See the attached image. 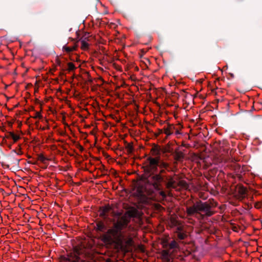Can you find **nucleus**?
I'll return each mask as SVG.
<instances>
[{"instance_id": "17", "label": "nucleus", "mask_w": 262, "mask_h": 262, "mask_svg": "<svg viewBox=\"0 0 262 262\" xmlns=\"http://www.w3.org/2000/svg\"><path fill=\"white\" fill-rule=\"evenodd\" d=\"M184 158V154L182 152H178L176 155V159L178 161L181 160Z\"/></svg>"}, {"instance_id": "10", "label": "nucleus", "mask_w": 262, "mask_h": 262, "mask_svg": "<svg viewBox=\"0 0 262 262\" xmlns=\"http://www.w3.org/2000/svg\"><path fill=\"white\" fill-rule=\"evenodd\" d=\"M87 37H83L80 39L81 48L83 50H86L89 49V44L86 40Z\"/></svg>"}, {"instance_id": "4", "label": "nucleus", "mask_w": 262, "mask_h": 262, "mask_svg": "<svg viewBox=\"0 0 262 262\" xmlns=\"http://www.w3.org/2000/svg\"><path fill=\"white\" fill-rule=\"evenodd\" d=\"M166 187L167 188H173L176 190H180L181 189H187V184L184 180H178L174 177H171L168 180Z\"/></svg>"}, {"instance_id": "18", "label": "nucleus", "mask_w": 262, "mask_h": 262, "mask_svg": "<svg viewBox=\"0 0 262 262\" xmlns=\"http://www.w3.org/2000/svg\"><path fill=\"white\" fill-rule=\"evenodd\" d=\"M13 151L17 155H21L22 154V151L20 147H19V148L17 149L13 150Z\"/></svg>"}, {"instance_id": "5", "label": "nucleus", "mask_w": 262, "mask_h": 262, "mask_svg": "<svg viewBox=\"0 0 262 262\" xmlns=\"http://www.w3.org/2000/svg\"><path fill=\"white\" fill-rule=\"evenodd\" d=\"M59 262H84L81 259V255L78 249L75 248L72 252L60 257Z\"/></svg>"}, {"instance_id": "7", "label": "nucleus", "mask_w": 262, "mask_h": 262, "mask_svg": "<svg viewBox=\"0 0 262 262\" xmlns=\"http://www.w3.org/2000/svg\"><path fill=\"white\" fill-rule=\"evenodd\" d=\"M247 189L244 186H239L238 188L237 194H236V198L242 201L246 198L247 194Z\"/></svg>"}, {"instance_id": "19", "label": "nucleus", "mask_w": 262, "mask_h": 262, "mask_svg": "<svg viewBox=\"0 0 262 262\" xmlns=\"http://www.w3.org/2000/svg\"><path fill=\"white\" fill-rule=\"evenodd\" d=\"M11 136L10 135V132H8L7 134L5 135V137L3 138V141H4L6 139H11Z\"/></svg>"}, {"instance_id": "14", "label": "nucleus", "mask_w": 262, "mask_h": 262, "mask_svg": "<svg viewBox=\"0 0 262 262\" xmlns=\"http://www.w3.org/2000/svg\"><path fill=\"white\" fill-rule=\"evenodd\" d=\"M67 66H68L67 70L69 72H73L76 68L75 66L74 65V64L73 63H72V62H69V63H68Z\"/></svg>"}, {"instance_id": "16", "label": "nucleus", "mask_w": 262, "mask_h": 262, "mask_svg": "<svg viewBox=\"0 0 262 262\" xmlns=\"http://www.w3.org/2000/svg\"><path fill=\"white\" fill-rule=\"evenodd\" d=\"M178 243L175 241H172L169 244V248L170 249L176 248L178 247Z\"/></svg>"}, {"instance_id": "15", "label": "nucleus", "mask_w": 262, "mask_h": 262, "mask_svg": "<svg viewBox=\"0 0 262 262\" xmlns=\"http://www.w3.org/2000/svg\"><path fill=\"white\" fill-rule=\"evenodd\" d=\"M38 160L43 163H45L47 161L49 160V159L45 157L42 154L38 155Z\"/></svg>"}, {"instance_id": "9", "label": "nucleus", "mask_w": 262, "mask_h": 262, "mask_svg": "<svg viewBox=\"0 0 262 262\" xmlns=\"http://www.w3.org/2000/svg\"><path fill=\"white\" fill-rule=\"evenodd\" d=\"M111 207L108 205L102 207L101 209L100 215L103 217H105V216H106V214L111 211Z\"/></svg>"}, {"instance_id": "8", "label": "nucleus", "mask_w": 262, "mask_h": 262, "mask_svg": "<svg viewBox=\"0 0 262 262\" xmlns=\"http://www.w3.org/2000/svg\"><path fill=\"white\" fill-rule=\"evenodd\" d=\"M78 47V46L76 44H75L74 45L69 47L67 46H64L62 48V51L64 52H66L67 53H70L71 52L75 51Z\"/></svg>"}, {"instance_id": "21", "label": "nucleus", "mask_w": 262, "mask_h": 262, "mask_svg": "<svg viewBox=\"0 0 262 262\" xmlns=\"http://www.w3.org/2000/svg\"><path fill=\"white\" fill-rule=\"evenodd\" d=\"M35 117L40 118L41 117V115L40 113L39 112H37Z\"/></svg>"}, {"instance_id": "1", "label": "nucleus", "mask_w": 262, "mask_h": 262, "mask_svg": "<svg viewBox=\"0 0 262 262\" xmlns=\"http://www.w3.org/2000/svg\"><path fill=\"white\" fill-rule=\"evenodd\" d=\"M150 154V156L147 158V170L152 173H157L159 167L160 172L150 175L146 180L147 184L145 186H143V182H140L137 191L139 195L144 196L147 194V187L152 186L155 189L160 190L159 194L164 199L166 196V193L164 191L161 190L162 183L163 182V178L161 174L165 172V169L167 168L168 164L161 160V148L158 145L154 144L152 146Z\"/></svg>"}, {"instance_id": "11", "label": "nucleus", "mask_w": 262, "mask_h": 262, "mask_svg": "<svg viewBox=\"0 0 262 262\" xmlns=\"http://www.w3.org/2000/svg\"><path fill=\"white\" fill-rule=\"evenodd\" d=\"M173 127L171 125H169L167 127L164 128V133L167 136L171 135L173 133Z\"/></svg>"}, {"instance_id": "13", "label": "nucleus", "mask_w": 262, "mask_h": 262, "mask_svg": "<svg viewBox=\"0 0 262 262\" xmlns=\"http://www.w3.org/2000/svg\"><path fill=\"white\" fill-rule=\"evenodd\" d=\"M105 228L104 223L102 222H99L97 224V229L100 231H103Z\"/></svg>"}, {"instance_id": "20", "label": "nucleus", "mask_w": 262, "mask_h": 262, "mask_svg": "<svg viewBox=\"0 0 262 262\" xmlns=\"http://www.w3.org/2000/svg\"><path fill=\"white\" fill-rule=\"evenodd\" d=\"M187 220H188V222L189 223H190L191 224H194V221L193 219L190 218L189 217H187Z\"/></svg>"}, {"instance_id": "3", "label": "nucleus", "mask_w": 262, "mask_h": 262, "mask_svg": "<svg viewBox=\"0 0 262 262\" xmlns=\"http://www.w3.org/2000/svg\"><path fill=\"white\" fill-rule=\"evenodd\" d=\"M216 204L213 201L203 202L201 201L196 202L191 206L186 208V212L188 216H194L198 219H203L204 216H210L214 212L212 207L215 206Z\"/></svg>"}, {"instance_id": "2", "label": "nucleus", "mask_w": 262, "mask_h": 262, "mask_svg": "<svg viewBox=\"0 0 262 262\" xmlns=\"http://www.w3.org/2000/svg\"><path fill=\"white\" fill-rule=\"evenodd\" d=\"M139 215L138 210L132 208L118 219L112 228L108 229L102 236V241L107 244H116L122 249H126L133 244V237L130 234L126 236L122 230L126 228L130 222V217Z\"/></svg>"}, {"instance_id": "12", "label": "nucleus", "mask_w": 262, "mask_h": 262, "mask_svg": "<svg viewBox=\"0 0 262 262\" xmlns=\"http://www.w3.org/2000/svg\"><path fill=\"white\" fill-rule=\"evenodd\" d=\"M10 135L11 137V139H13L14 143L17 142L20 139V136L18 135L15 134L13 132H10Z\"/></svg>"}, {"instance_id": "6", "label": "nucleus", "mask_w": 262, "mask_h": 262, "mask_svg": "<svg viewBox=\"0 0 262 262\" xmlns=\"http://www.w3.org/2000/svg\"><path fill=\"white\" fill-rule=\"evenodd\" d=\"M169 225L171 227H177L178 232V237L180 239H184L186 237V234L183 233V226L176 218L171 217L170 219Z\"/></svg>"}, {"instance_id": "22", "label": "nucleus", "mask_w": 262, "mask_h": 262, "mask_svg": "<svg viewBox=\"0 0 262 262\" xmlns=\"http://www.w3.org/2000/svg\"><path fill=\"white\" fill-rule=\"evenodd\" d=\"M9 147L10 148L11 147V145H10L9 146Z\"/></svg>"}]
</instances>
